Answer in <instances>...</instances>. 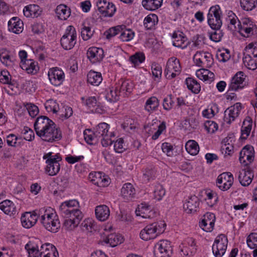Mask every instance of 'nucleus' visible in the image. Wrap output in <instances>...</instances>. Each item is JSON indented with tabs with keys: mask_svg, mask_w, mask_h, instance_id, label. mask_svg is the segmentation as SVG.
<instances>
[{
	"mask_svg": "<svg viewBox=\"0 0 257 257\" xmlns=\"http://www.w3.org/2000/svg\"><path fill=\"white\" fill-rule=\"evenodd\" d=\"M239 21L235 14L231 11H229L225 18V23L228 30L232 32L238 29L237 23Z\"/></svg>",
	"mask_w": 257,
	"mask_h": 257,
	"instance_id": "28",
	"label": "nucleus"
},
{
	"mask_svg": "<svg viewBox=\"0 0 257 257\" xmlns=\"http://www.w3.org/2000/svg\"><path fill=\"white\" fill-rule=\"evenodd\" d=\"M145 58V55L143 52H138L130 56L129 60L136 67L144 62Z\"/></svg>",
	"mask_w": 257,
	"mask_h": 257,
	"instance_id": "47",
	"label": "nucleus"
},
{
	"mask_svg": "<svg viewBox=\"0 0 257 257\" xmlns=\"http://www.w3.org/2000/svg\"><path fill=\"white\" fill-rule=\"evenodd\" d=\"M96 218L100 221L107 220L110 216V210L106 205H100L95 207Z\"/></svg>",
	"mask_w": 257,
	"mask_h": 257,
	"instance_id": "26",
	"label": "nucleus"
},
{
	"mask_svg": "<svg viewBox=\"0 0 257 257\" xmlns=\"http://www.w3.org/2000/svg\"><path fill=\"white\" fill-rule=\"evenodd\" d=\"M139 209H141L142 213L145 214V211H149V214L147 215L148 218H153L156 216L157 213L154 210H151V206L146 203H142L138 207Z\"/></svg>",
	"mask_w": 257,
	"mask_h": 257,
	"instance_id": "58",
	"label": "nucleus"
},
{
	"mask_svg": "<svg viewBox=\"0 0 257 257\" xmlns=\"http://www.w3.org/2000/svg\"><path fill=\"white\" fill-rule=\"evenodd\" d=\"M193 60L197 66L202 67H210L213 63L212 54L207 52H197L194 55Z\"/></svg>",
	"mask_w": 257,
	"mask_h": 257,
	"instance_id": "9",
	"label": "nucleus"
},
{
	"mask_svg": "<svg viewBox=\"0 0 257 257\" xmlns=\"http://www.w3.org/2000/svg\"><path fill=\"white\" fill-rule=\"evenodd\" d=\"M23 13L27 18H37L41 14V11L38 5H30L24 8Z\"/></svg>",
	"mask_w": 257,
	"mask_h": 257,
	"instance_id": "34",
	"label": "nucleus"
},
{
	"mask_svg": "<svg viewBox=\"0 0 257 257\" xmlns=\"http://www.w3.org/2000/svg\"><path fill=\"white\" fill-rule=\"evenodd\" d=\"M76 42L77 33L75 28L72 26H69L60 39L61 46L64 50H69L74 47Z\"/></svg>",
	"mask_w": 257,
	"mask_h": 257,
	"instance_id": "4",
	"label": "nucleus"
},
{
	"mask_svg": "<svg viewBox=\"0 0 257 257\" xmlns=\"http://www.w3.org/2000/svg\"><path fill=\"white\" fill-rule=\"evenodd\" d=\"M119 93L118 90H115V87L109 88L107 90L105 98L109 102H115L119 99L120 95Z\"/></svg>",
	"mask_w": 257,
	"mask_h": 257,
	"instance_id": "50",
	"label": "nucleus"
},
{
	"mask_svg": "<svg viewBox=\"0 0 257 257\" xmlns=\"http://www.w3.org/2000/svg\"><path fill=\"white\" fill-rule=\"evenodd\" d=\"M43 141L53 142L59 141L62 138V133L60 128L56 127V124H50L44 129L36 133Z\"/></svg>",
	"mask_w": 257,
	"mask_h": 257,
	"instance_id": "3",
	"label": "nucleus"
},
{
	"mask_svg": "<svg viewBox=\"0 0 257 257\" xmlns=\"http://www.w3.org/2000/svg\"><path fill=\"white\" fill-rule=\"evenodd\" d=\"M7 143L9 146L17 148L23 146L25 141L22 137L11 134L7 137Z\"/></svg>",
	"mask_w": 257,
	"mask_h": 257,
	"instance_id": "35",
	"label": "nucleus"
},
{
	"mask_svg": "<svg viewBox=\"0 0 257 257\" xmlns=\"http://www.w3.org/2000/svg\"><path fill=\"white\" fill-rule=\"evenodd\" d=\"M23 226L26 228H30L33 226L38 220V216L36 213L25 212L21 218Z\"/></svg>",
	"mask_w": 257,
	"mask_h": 257,
	"instance_id": "21",
	"label": "nucleus"
},
{
	"mask_svg": "<svg viewBox=\"0 0 257 257\" xmlns=\"http://www.w3.org/2000/svg\"><path fill=\"white\" fill-rule=\"evenodd\" d=\"M70 211L61 212L60 214L64 218L71 219L74 221V224H79L83 217L82 212L79 209H70Z\"/></svg>",
	"mask_w": 257,
	"mask_h": 257,
	"instance_id": "20",
	"label": "nucleus"
},
{
	"mask_svg": "<svg viewBox=\"0 0 257 257\" xmlns=\"http://www.w3.org/2000/svg\"><path fill=\"white\" fill-rule=\"evenodd\" d=\"M46 163L47 165L45 167V172L49 176H55L60 171V165L57 161L49 159L46 161Z\"/></svg>",
	"mask_w": 257,
	"mask_h": 257,
	"instance_id": "30",
	"label": "nucleus"
},
{
	"mask_svg": "<svg viewBox=\"0 0 257 257\" xmlns=\"http://www.w3.org/2000/svg\"><path fill=\"white\" fill-rule=\"evenodd\" d=\"M25 248L28 250L29 257H39L38 245L34 244L29 242L25 246Z\"/></svg>",
	"mask_w": 257,
	"mask_h": 257,
	"instance_id": "56",
	"label": "nucleus"
},
{
	"mask_svg": "<svg viewBox=\"0 0 257 257\" xmlns=\"http://www.w3.org/2000/svg\"><path fill=\"white\" fill-rule=\"evenodd\" d=\"M227 243V238L224 234L217 236L212 245V252L215 257H221L225 253Z\"/></svg>",
	"mask_w": 257,
	"mask_h": 257,
	"instance_id": "8",
	"label": "nucleus"
},
{
	"mask_svg": "<svg viewBox=\"0 0 257 257\" xmlns=\"http://www.w3.org/2000/svg\"><path fill=\"white\" fill-rule=\"evenodd\" d=\"M78 202L76 200H70L63 202L59 207L60 213L70 211V209H76L75 207L78 206Z\"/></svg>",
	"mask_w": 257,
	"mask_h": 257,
	"instance_id": "42",
	"label": "nucleus"
},
{
	"mask_svg": "<svg viewBox=\"0 0 257 257\" xmlns=\"http://www.w3.org/2000/svg\"><path fill=\"white\" fill-rule=\"evenodd\" d=\"M0 209L5 214L10 216H14L18 213L16 205L12 201L9 200H6L1 202Z\"/></svg>",
	"mask_w": 257,
	"mask_h": 257,
	"instance_id": "24",
	"label": "nucleus"
},
{
	"mask_svg": "<svg viewBox=\"0 0 257 257\" xmlns=\"http://www.w3.org/2000/svg\"><path fill=\"white\" fill-rule=\"evenodd\" d=\"M84 138L88 144L93 145L98 142L97 137L93 135L94 131L90 130H86L84 131Z\"/></svg>",
	"mask_w": 257,
	"mask_h": 257,
	"instance_id": "54",
	"label": "nucleus"
},
{
	"mask_svg": "<svg viewBox=\"0 0 257 257\" xmlns=\"http://www.w3.org/2000/svg\"><path fill=\"white\" fill-rule=\"evenodd\" d=\"M185 148L187 152L191 155H197L199 151V145L194 140L188 141L185 145Z\"/></svg>",
	"mask_w": 257,
	"mask_h": 257,
	"instance_id": "45",
	"label": "nucleus"
},
{
	"mask_svg": "<svg viewBox=\"0 0 257 257\" xmlns=\"http://www.w3.org/2000/svg\"><path fill=\"white\" fill-rule=\"evenodd\" d=\"M55 13L59 19L65 20L70 15V10L66 5H60L57 7Z\"/></svg>",
	"mask_w": 257,
	"mask_h": 257,
	"instance_id": "37",
	"label": "nucleus"
},
{
	"mask_svg": "<svg viewBox=\"0 0 257 257\" xmlns=\"http://www.w3.org/2000/svg\"><path fill=\"white\" fill-rule=\"evenodd\" d=\"M158 17L155 14H150L148 15L144 19V25L148 30H151L153 28L156 24L158 22Z\"/></svg>",
	"mask_w": 257,
	"mask_h": 257,
	"instance_id": "46",
	"label": "nucleus"
},
{
	"mask_svg": "<svg viewBox=\"0 0 257 257\" xmlns=\"http://www.w3.org/2000/svg\"><path fill=\"white\" fill-rule=\"evenodd\" d=\"M234 178L230 172H224L220 174L216 180L217 187L222 191L228 190L233 183Z\"/></svg>",
	"mask_w": 257,
	"mask_h": 257,
	"instance_id": "12",
	"label": "nucleus"
},
{
	"mask_svg": "<svg viewBox=\"0 0 257 257\" xmlns=\"http://www.w3.org/2000/svg\"><path fill=\"white\" fill-rule=\"evenodd\" d=\"M240 5L243 10L250 11L256 7L257 0H240Z\"/></svg>",
	"mask_w": 257,
	"mask_h": 257,
	"instance_id": "53",
	"label": "nucleus"
},
{
	"mask_svg": "<svg viewBox=\"0 0 257 257\" xmlns=\"http://www.w3.org/2000/svg\"><path fill=\"white\" fill-rule=\"evenodd\" d=\"M166 224L163 222H154L146 225L140 233V236L144 240L155 238L165 230Z\"/></svg>",
	"mask_w": 257,
	"mask_h": 257,
	"instance_id": "2",
	"label": "nucleus"
},
{
	"mask_svg": "<svg viewBox=\"0 0 257 257\" xmlns=\"http://www.w3.org/2000/svg\"><path fill=\"white\" fill-rule=\"evenodd\" d=\"M172 38L174 39L173 42V46L181 48L182 49L186 48L188 46L187 38L184 36L183 33H179L175 32L172 35Z\"/></svg>",
	"mask_w": 257,
	"mask_h": 257,
	"instance_id": "31",
	"label": "nucleus"
},
{
	"mask_svg": "<svg viewBox=\"0 0 257 257\" xmlns=\"http://www.w3.org/2000/svg\"><path fill=\"white\" fill-rule=\"evenodd\" d=\"M185 83L188 89L194 94H198L201 90V85L197 81L191 77L186 79Z\"/></svg>",
	"mask_w": 257,
	"mask_h": 257,
	"instance_id": "36",
	"label": "nucleus"
},
{
	"mask_svg": "<svg viewBox=\"0 0 257 257\" xmlns=\"http://www.w3.org/2000/svg\"><path fill=\"white\" fill-rule=\"evenodd\" d=\"M137 121L131 118H126L122 124V128L127 132L134 131L138 127Z\"/></svg>",
	"mask_w": 257,
	"mask_h": 257,
	"instance_id": "51",
	"label": "nucleus"
},
{
	"mask_svg": "<svg viewBox=\"0 0 257 257\" xmlns=\"http://www.w3.org/2000/svg\"><path fill=\"white\" fill-rule=\"evenodd\" d=\"M254 177L253 170L248 166L240 171L238 175V180L243 186H248L252 182Z\"/></svg>",
	"mask_w": 257,
	"mask_h": 257,
	"instance_id": "17",
	"label": "nucleus"
},
{
	"mask_svg": "<svg viewBox=\"0 0 257 257\" xmlns=\"http://www.w3.org/2000/svg\"><path fill=\"white\" fill-rule=\"evenodd\" d=\"M156 170L154 168L148 167L146 169L143 174V179L145 181L149 182L154 180L156 177Z\"/></svg>",
	"mask_w": 257,
	"mask_h": 257,
	"instance_id": "59",
	"label": "nucleus"
},
{
	"mask_svg": "<svg viewBox=\"0 0 257 257\" xmlns=\"http://www.w3.org/2000/svg\"><path fill=\"white\" fill-rule=\"evenodd\" d=\"M48 75L51 84L55 86L61 85L65 80L63 71L57 67L49 69Z\"/></svg>",
	"mask_w": 257,
	"mask_h": 257,
	"instance_id": "10",
	"label": "nucleus"
},
{
	"mask_svg": "<svg viewBox=\"0 0 257 257\" xmlns=\"http://www.w3.org/2000/svg\"><path fill=\"white\" fill-rule=\"evenodd\" d=\"M136 190L133 185L130 183L123 184L121 189V195L123 198L129 201L135 197Z\"/></svg>",
	"mask_w": 257,
	"mask_h": 257,
	"instance_id": "29",
	"label": "nucleus"
},
{
	"mask_svg": "<svg viewBox=\"0 0 257 257\" xmlns=\"http://www.w3.org/2000/svg\"><path fill=\"white\" fill-rule=\"evenodd\" d=\"M246 242L248 246L251 249L257 247V233H250L247 237Z\"/></svg>",
	"mask_w": 257,
	"mask_h": 257,
	"instance_id": "64",
	"label": "nucleus"
},
{
	"mask_svg": "<svg viewBox=\"0 0 257 257\" xmlns=\"http://www.w3.org/2000/svg\"><path fill=\"white\" fill-rule=\"evenodd\" d=\"M102 80V76L99 72L90 71L87 74V82L92 85L98 86Z\"/></svg>",
	"mask_w": 257,
	"mask_h": 257,
	"instance_id": "38",
	"label": "nucleus"
},
{
	"mask_svg": "<svg viewBox=\"0 0 257 257\" xmlns=\"http://www.w3.org/2000/svg\"><path fill=\"white\" fill-rule=\"evenodd\" d=\"M44 213L40 218V222L47 230L57 232L60 228V222L55 212H50V209H42Z\"/></svg>",
	"mask_w": 257,
	"mask_h": 257,
	"instance_id": "1",
	"label": "nucleus"
},
{
	"mask_svg": "<svg viewBox=\"0 0 257 257\" xmlns=\"http://www.w3.org/2000/svg\"><path fill=\"white\" fill-rule=\"evenodd\" d=\"M172 253V247L170 242L168 240H160L154 246L155 257H171Z\"/></svg>",
	"mask_w": 257,
	"mask_h": 257,
	"instance_id": "7",
	"label": "nucleus"
},
{
	"mask_svg": "<svg viewBox=\"0 0 257 257\" xmlns=\"http://www.w3.org/2000/svg\"><path fill=\"white\" fill-rule=\"evenodd\" d=\"M252 120L251 118L249 116H246L243 120L241 126V135L240 136L241 140H246L249 135L252 128Z\"/></svg>",
	"mask_w": 257,
	"mask_h": 257,
	"instance_id": "32",
	"label": "nucleus"
},
{
	"mask_svg": "<svg viewBox=\"0 0 257 257\" xmlns=\"http://www.w3.org/2000/svg\"><path fill=\"white\" fill-rule=\"evenodd\" d=\"M254 156V148L251 145H246L243 147L239 153V160L240 163L247 166L248 164L253 161Z\"/></svg>",
	"mask_w": 257,
	"mask_h": 257,
	"instance_id": "11",
	"label": "nucleus"
},
{
	"mask_svg": "<svg viewBox=\"0 0 257 257\" xmlns=\"http://www.w3.org/2000/svg\"><path fill=\"white\" fill-rule=\"evenodd\" d=\"M87 56L92 63L100 62L104 57V51L101 48L92 47L87 51Z\"/></svg>",
	"mask_w": 257,
	"mask_h": 257,
	"instance_id": "18",
	"label": "nucleus"
},
{
	"mask_svg": "<svg viewBox=\"0 0 257 257\" xmlns=\"http://www.w3.org/2000/svg\"><path fill=\"white\" fill-rule=\"evenodd\" d=\"M220 28L219 29H214L211 28L214 32L209 33V38L212 41L215 42H218L221 41L223 36V33L222 31L220 30Z\"/></svg>",
	"mask_w": 257,
	"mask_h": 257,
	"instance_id": "60",
	"label": "nucleus"
},
{
	"mask_svg": "<svg viewBox=\"0 0 257 257\" xmlns=\"http://www.w3.org/2000/svg\"><path fill=\"white\" fill-rule=\"evenodd\" d=\"M21 68L25 70L28 74L34 75L37 74L39 70V67L37 62L33 59H29L28 61H23L20 64Z\"/></svg>",
	"mask_w": 257,
	"mask_h": 257,
	"instance_id": "23",
	"label": "nucleus"
},
{
	"mask_svg": "<svg viewBox=\"0 0 257 257\" xmlns=\"http://www.w3.org/2000/svg\"><path fill=\"white\" fill-rule=\"evenodd\" d=\"M245 77L242 71L237 72L231 79L229 84V91H237L242 89L245 86Z\"/></svg>",
	"mask_w": 257,
	"mask_h": 257,
	"instance_id": "14",
	"label": "nucleus"
},
{
	"mask_svg": "<svg viewBox=\"0 0 257 257\" xmlns=\"http://www.w3.org/2000/svg\"><path fill=\"white\" fill-rule=\"evenodd\" d=\"M109 128V126L107 123L105 122L100 123L94 128L93 135L97 137L99 141L100 138L109 134L108 132Z\"/></svg>",
	"mask_w": 257,
	"mask_h": 257,
	"instance_id": "33",
	"label": "nucleus"
},
{
	"mask_svg": "<svg viewBox=\"0 0 257 257\" xmlns=\"http://www.w3.org/2000/svg\"><path fill=\"white\" fill-rule=\"evenodd\" d=\"M92 182L98 187H106L110 183V179L107 176H101L98 180L93 179Z\"/></svg>",
	"mask_w": 257,
	"mask_h": 257,
	"instance_id": "62",
	"label": "nucleus"
},
{
	"mask_svg": "<svg viewBox=\"0 0 257 257\" xmlns=\"http://www.w3.org/2000/svg\"><path fill=\"white\" fill-rule=\"evenodd\" d=\"M152 75L155 80H159L161 78L162 69L161 65L153 62L151 66Z\"/></svg>",
	"mask_w": 257,
	"mask_h": 257,
	"instance_id": "55",
	"label": "nucleus"
},
{
	"mask_svg": "<svg viewBox=\"0 0 257 257\" xmlns=\"http://www.w3.org/2000/svg\"><path fill=\"white\" fill-rule=\"evenodd\" d=\"M94 31L89 26H84L81 29V37L84 41L89 40L93 36Z\"/></svg>",
	"mask_w": 257,
	"mask_h": 257,
	"instance_id": "61",
	"label": "nucleus"
},
{
	"mask_svg": "<svg viewBox=\"0 0 257 257\" xmlns=\"http://www.w3.org/2000/svg\"><path fill=\"white\" fill-rule=\"evenodd\" d=\"M244 65L250 70H255L257 68V58H253L250 54H246L243 58Z\"/></svg>",
	"mask_w": 257,
	"mask_h": 257,
	"instance_id": "44",
	"label": "nucleus"
},
{
	"mask_svg": "<svg viewBox=\"0 0 257 257\" xmlns=\"http://www.w3.org/2000/svg\"><path fill=\"white\" fill-rule=\"evenodd\" d=\"M159 105V101L155 96H152L146 101L145 108V109L149 112H153L157 110Z\"/></svg>",
	"mask_w": 257,
	"mask_h": 257,
	"instance_id": "41",
	"label": "nucleus"
},
{
	"mask_svg": "<svg viewBox=\"0 0 257 257\" xmlns=\"http://www.w3.org/2000/svg\"><path fill=\"white\" fill-rule=\"evenodd\" d=\"M222 12L219 5L210 8L207 14V23L211 28L219 29L222 25L221 19Z\"/></svg>",
	"mask_w": 257,
	"mask_h": 257,
	"instance_id": "5",
	"label": "nucleus"
},
{
	"mask_svg": "<svg viewBox=\"0 0 257 257\" xmlns=\"http://www.w3.org/2000/svg\"><path fill=\"white\" fill-rule=\"evenodd\" d=\"M238 112L235 111V108L230 107L224 111V121L230 124L238 116Z\"/></svg>",
	"mask_w": 257,
	"mask_h": 257,
	"instance_id": "48",
	"label": "nucleus"
},
{
	"mask_svg": "<svg viewBox=\"0 0 257 257\" xmlns=\"http://www.w3.org/2000/svg\"><path fill=\"white\" fill-rule=\"evenodd\" d=\"M23 21L18 17H13L8 22V29L10 31L19 34L24 29Z\"/></svg>",
	"mask_w": 257,
	"mask_h": 257,
	"instance_id": "22",
	"label": "nucleus"
},
{
	"mask_svg": "<svg viewBox=\"0 0 257 257\" xmlns=\"http://www.w3.org/2000/svg\"><path fill=\"white\" fill-rule=\"evenodd\" d=\"M197 76L201 80L208 81L210 82L214 80V74L206 69H201L196 71Z\"/></svg>",
	"mask_w": 257,
	"mask_h": 257,
	"instance_id": "40",
	"label": "nucleus"
},
{
	"mask_svg": "<svg viewBox=\"0 0 257 257\" xmlns=\"http://www.w3.org/2000/svg\"><path fill=\"white\" fill-rule=\"evenodd\" d=\"M238 30L242 37L248 38L252 37L253 33L257 30V27L256 25H251V26L248 27H241Z\"/></svg>",
	"mask_w": 257,
	"mask_h": 257,
	"instance_id": "52",
	"label": "nucleus"
},
{
	"mask_svg": "<svg viewBox=\"0 0 257 257\" xmlns=\"http://www.w3.org/2000/svg\"><path fill=\"white\" fill-rule=\"evenodd\" d=\"M106 242L112 247H114L123 242V237L120 234L111 233L107 235Z\"/></svg>",
	"mask_w": 257,
	"mask_h": 257,
	"instance_id": "49",
	"label": "nucleus"
},
{
	"mask_svg": "<svg viewBox=\"0 0 257 257\" xmlns=\"http://www.w3.org/2000/svg\"><path fill=\"white\" fill-rule=\"evenodd\" d=\"M5 91L10 95H14L17 94L19 91L18 84L14 81H11L4 87Z\"/></svg>",
	"mask_w": 257,
	"mask_h": 257,
	"instance_id": "57",
	"label": "nucleus"
},
{
	"mask_svg": "<svg viewBox=\"0 0 257 257\" xmlns=\"http://www.w3.org/2000/svg\"><path fill=\"white\" fill-rule=\"evenodd\" d=\"M180 61L177 58H170L167 62L165 70V74L167 79H172L179 75L181 72Z\"/></svg>",
	"mask_w": 257,
	"mask_h": 257,
	"instance_id": "6",
	"label": "nucleus"
},
{
	"mask_svg": "<svg viewBox=\"0 0 257 257\" xmlns=\"http://www.w3.org/2000/svg\"><path fill=\"white\" fill-rule=\"evenodd\" d=\"M215 221V216L214 214L207 212L203 215V218L200 222L199 225L203 230L206 232H210L213 229Z\"/></svg>",
	"mask_w": 257,
	"mask_h": 257,
	"instance_id": "16",
	"label": "nucleus"
},
{
	"mask_svg": "<svg viewBox=\"0 0 257 257\" xmlns=\"http://www.w3.org/2000/svg\"><path fill=\"white\" fill-rule=\"evenodd\" d=\"M163 0H143L142 5L144 8L149 11H155L160 8Z\"/></svg>",
	"mask_w": 257,
	"mask_h": 257,
	"instance_id": "39",
	"label": "nucleus"
},
{
	"mask_svg": "<svg viewBox=\"0 0 257 257\" xmlns=\"http://www.w3.org/2000/svg\"><path fill=\"white\" fill-rule=\"evenodd\" d=\"M0 60L7 67H12L17 62L16 57L6 49L0 50Z\"/></svg>",
	"mask_w": 257,
	"mask_h": 257,
	"instance_id": "25",
	"label": "nucleus"
},
{
	"mask_svg": "<svg viewBox=\"0 0 257 257\" xmlns=\"http://www.w3.org/2000/svg\"><path fill=\"white\" fill-rule=\"evenodd\" d=\"M115 90H118L119 94L123 96L130 95L134 87V82L130 79H120L115 84Z\"/></svg>",
	"mask_w": 257,
	"mask_h": 257,
	"instance_id": "13",
	"label": "nucleus"
},
{
	"mask_svg": "<svg viewBox=\"0 0 257 257\" xmlns=\"http://www.w3.org/2000/svg\"><path fill=\"white\" fill-rule=\"evenodd\" d=\"M184 246L181 249V252L186 256H193L196 252L197 245L195 239L192 237H188L184 240Z\"/></svg>",
	"mask_w": 257,
	"mask_h": 257,
	"instance_id": "15",
	"label": "nucleus"
},
{
	"mask_svg": "<svg viewBox=\"0 0 257 257\" xmlns=\"http://www.w3.org/2000/svg\"><path fill=\"white\" fill-rule=\"evenodd\" d=\"M122 28L119 32V39L123 42H127L131 40L134 37L135 33L130 29H126L125 26L122 25Z\"/></svg>",
	"mask_w": 257,
	"mask_h": 257,
	"instance_id": "43",
	"label": "nucleus"
},
{
	"mask_svg": "<svg viewBox=\"0 0 257 257\" xmlns=\"http://www.w3.org/2000/svg\"><path fill=\"white\" fill-rule=\"evenodd\" d=\"M122 26H117L114 27L109 28L108 30L106 31L104 35L105 36L107 39H110L112 37L118 34L119 32L122 30Z\"/></svg>",
	"mask_w": 257,
	"mask_h": 257,
	"instance_id": "63",
	"label": "nucleus"
},
{
	"mask_svg": "<svg viewBox=\"0 0 257 257\" xmlns=\"http://www.w3.org/2000/svg\"><path fill=\"white\" fill-rule=\"evenodd\" d=\"M54 124V122L47 116L41 115L37 117L34 124V129L36 133L42 131L48 126H50V124Z\"/></svg>",
	"mask_w": 257,
	"mask_h": 257,
	"instance_id": "27",
	"label": "nucleus"
},
{
	"mask_svg": "<svg viewBox=\"0 0 257 257\" xmlns=\"http://www.w3.org/2000/svg\"><path fill=\"white\" fill-rule=\"evenodd\" d=\"M200 204L199 198L195 195L191 196L184 203L183 208L188 213H194L198 210Z\"/></svg>",
	"mask_w": 257,
	"mask_h": 257,
	"instance_id": "19",
	"label": "nucleus"
}]
</instances>
